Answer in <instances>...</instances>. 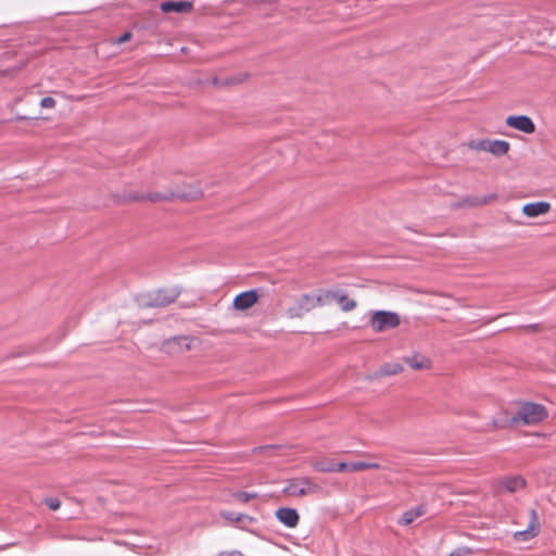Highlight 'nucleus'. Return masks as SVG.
<instances>
[{"label":"nucleus","instance_id":"obj_1","mask_svg":"<svg viewBox=\"0 0 556 556\" xmlns=\"http://www.w3.org/2000/svg\"><path fill=\"white\" fill-rule=\"evenodd\" d=\"M318 306H326V290L300 295L288 308L287 314L290 318H300Z\"/></svg>","mask_w":556,"mask_h":556},{"label":"nucleus","instance_id":"obj_2","mask_svg":"<svg viewBox=\"0 0 556 556\" xmlns=\"http://www.w3.org/2000/svg\"><path fill=\"white\" fill-rule=\"evenodd\" d=\"M547 417L545 407L541 404L525 402L522 403L516 415L513 416V420L517 425H535L541 422Z\"/></svg>","mask_w":556,"mask_h":556},{"label":"nucleus","instance_id":"obj_3","mask_svg":"<svg viewBox=\"0 0 556 556\" xmlns=\"http://www.w3.org/2000/svg\"><path fill=\"white\" fill-rule=\"evenodd\" d=\"M321 488L308 477L293 478L287 481L282 493L293 497H304L317 494Z\"/></svg>","mask_w":556,"mask_h":556},{"label":"nucleus","instance_id":"obj_4","mask_svg":"<svg viewBox=\"0 0 556 556\" xmlns=\"http://www.w3.org/2000/svg\"><path fill=\"white\" fill-rule=\"evenodd\" d=\"M179 292L176 289H163L142 294L138 298V304L141 307H165L173 303Z\"/></svg>","mask_w":556,"mask_h":556},{"label":"nucleus","instance_id":"obj_5","mask_svg":"<svg viewBox=\"0 0 556 556\" xmlns=\"http://www.w3.org/2000/svg\"><path fill=\"white\" fill-rule=\"evenodd\" d=\"M369 325L376 332H382L396 328L400 325V317L393 312L376 311L371 315Z\"/></svg>","mask_w":556,"mask_h":556},{"label":"nucleus","instance_id":"obj_6","mask_svg":"<svg viewBox=\"0 0 556 556\" xmlns=\"http://www.w3.org/2000/svg\"><path fill=\"white\" fill-rule=\"evenodd\" d=\"M201 194H202V191L197 187V188H193L189 192H178V191L177 192H168V193L150 192V193H144V194H140V195H135L131 199L159 202V201L170 200L174 198L193 200V199H197L198 197H200Z\"/></svg>","mask_w":556,"mask_h":556},{"label":"nucleus","instance_id":"obj_7","mask_svg":"<svg viewBox=\"0 0 556 556\" xmlns=\"http://www.w3.org/2000/svg\"><path fill=\"white\" fill-rule=\"evenodd\" d=\"M332 301H336L343 312H351L356 307V302L341 289L326 290V305Z\"/></svg>","mask_w":556,"mask_h":556},{"label":"nucleus","instance_id":"obj_8","mask_svg":"<svg viewBox=\"0 0 556 556\" xmlns=\"http://www.w3.org/2000/svg\"><path fill=\"white\" fill-rule=\"evenodd\" d=\"M506 125L528 135L535 131L534 123L529 116L526 115L508 116L506 118Z\"/></svg>","mask_w":556,"mask_h":556},{"label":"nucleus","instance_id":"obj_9","mask_svg":"<svg viewBox=\"0 0 556 556\" xmlns=\"http://www.w3.org/2000/svg\"><path fill=\"white\" fill-rule=\"evenodd\" d=\"M191 339L188 337H174L163 343V351L169 354L181 353L191 349Z\"/></svg>","mask_w":556,"mask_h":556},{"label":"nucleus","instance_id":"obj_10","mask_svg":"<svg viewBox=\"0 0 556 556\" xmlns=\"http://www.w3.org/2000/svg\"><path fill=\"white\" fill-rule=\"evenodd\" d=\"M258 300L256 290H249L239 293L233 299V307L238 311H245L252 307Z\"/></svg>","mask_w":556,"mask_h":556},{"label":"nucleus","instance_id":"obj_11","mask_svg":"<svg viewBox=\"0 0 556 556\" xmlns=\"http://www.w3.org/2000/svg\"><path fill=\"white\" fill-rule=\"evenodd\" d=\"M276 518L288 528H295L299 523L300 516L296 509L289 507H280L275 513Z\"/></svg>","mask_w":556,"mask_h":556},{"label":"nucleus","instance_id":"obj_12","mask_svg":"<svg viewBox=\"0 0 556 556\" xmlns=\"http://www.w3.org/2000/svg\"><path fill=\"white\" fill-rule=\"evenodd\" d=\"M403 359L414 370L430 369L432 367L431 359L418 352L405 356Z\"/></svg>","mask_w":556,"mask_h":556},{"label":"nucleus","instance_id":"obj_13","mask_svg":"<svg viewBox=\"0 0 556 556\" xmlns=\"http://www.w3.org/2000/svg\"><path fill=\"white\" fill-rule=\"evenodd\" d=\"M498 484L509 493H515L526 486V480L521 476H506L498 480Z\"/></svg>","mask_w":556,"mask_h":556},{"label":"nucleus","instance_id":"obj_14","mask_svg":"<svg viewBox=\"0 0 556 556\" xmlns=\"http://www.w3.org/2000/svg\"><path fill=\"white\" fill-rule=\"evenodd\" d=\"M404 370V367L400 363H386L374 374L369 375L368 378L379 379L381 377L394 376Z\"/></svg>","mask_w":556,"mask_h":556},{"label":"nucleus","instance_id":"obj_15","mask_svg":"<svg viewBox=\"0 0 556 556\" xmlns=\"http://www.w3.org/2000/svg\"><path fill=\"white\" fill-rule=\"evenodd\" d=\"M549 203L547 202H535L523 205L522 212L528 217H538L546 214L549 211Z\"/></svg>","mask_w":556,"mask_h":556},{"label":"nucleus","instance_id":"obj_16","mask_svg":"<svg viewBox=\"0 0 556 556\" xmlns=\"http://www.w3.org/2000/svg\"><path fill=\"white\" fill-rule=\"evenodd\" d=\"M160 8L164 13H184L189 12L192 9V4L189 1H166L162 2Z\"/></svg>","mask_w":556,"mask_h":556},{"label":"nucleus","instance_id":"obj_17","mask_svg":"<svg viewBox=\"0 0 556 556\" xmlns=\"http://www.w3.org/2000/svg\"><path fill=\"white\" fill-rule=\"evenodd\" d=\"M425 513H426V507L424 505H419L417 507H414V508L405 511L402 515L399 522L403 526H408V525L413 523L417 518L424 516Z\"/></svg>","mask_w":556,"mask_h":556},{"label":"nucleus","instance_id":"obj_18","mask_svg":"<svg viewBox=\"0 0 556 556\" xmlns=\"http://www.w3.org/2000/svg\"><path fill=\"white\" fill-rule=\"evenodd\" d=\"M492 426L494 429H506L518 425L513 420V416L510 417L506 412H501L493 418Z\"/></svg>","mask_w":556,"mask_h":556},{"label":"nucleus","instance_id":"obj_19","mask_svg":"<svg viewBox=\"0 0 556 556\" xmlns=\"http://www.w3.org/2000/svg\"><path fill=\"white\" fill-rule=\"evenodd\" d=\"M220 515L224 519L236 523L247 525L252 523L254 521V518H252L251 516L245 514H238L235 511H222Z\"/></svg>","mask_w":556,"mask_h":556},{"label":"nucleus","instance_id":"obj_20","mask_svg":"<svg viewBox=\"0 0 556 556\" xmlns=\"http://www.w3.org/2000/svg\"><path fill=\"white\" fill-rule=\"evenodd\" d=\"M509 150V143L505 140H490L489 151L495 156L504 155Z\"/></svg>","mask_w":556,"mask_h":556},{"label":"nucleus","instance_id":"obj_21","mask_svg":"<svg viewBox=\"0 0 556 556\" xmlns=\"http://www.w3.org/2000/svg\"><path fill=\"white\" fill-rule=\"evenodd\" d=\"M314 470L318 472H333L334 462L331 459H319L312 463Z\"/></svg>","mask_w":556,"mask_h":556},{"label":"nucleus","instance_id":"obj_22","mask_svg":"<svg viewBox=\"0 0 556 556\" xmlns=\"http://www.w3.org/2000/svg\"><path fill=\"white\" fill-rule=\"evenodd\" d=\"M381 466L378 463L368 462H353L351 463V471H359L366 469H380Z\"/></svg>","mask_w":556,"mask_h":556},{"label":"nucleus","instance_id":"obj_23","mask_svg":"<svg viewBox=\"0 0 556 556\" xmlns=\"http://www.w3.org/2000/svg\"><path fill=\"white\" fill-rule=\"evenodd\" d=\"M532 519L530 522L529 528L526 531L518 532V535L523 536L525 539H528L529 536L534 535V528L538 527V517L535 510H531Z\"/></svg>","mask_w":556,"mask_h":556},{"label":"nucleus","instance_id":"obj_24","mask_svg":"<svg viewBox=\"0 0 556 556\" xmlns=\"http://www.w3.org/2000/svg\"><path fill=\"white\" fill-rule=\"evenodd\" d=\"M489 143H490V140L488 139H483V140H471L468 142V147L471 149V150H477V151H485L488 152L489 151Z\"/></svg>","mask_w":556,"mask_h":556},{"label":"nucleus","instance_id":"obj_25","mask_svg":"<svg viewBox=\"0 0 556 556\" xmlns=\"http://www.w3.org/2000/svg\"><path fill=\"white\" fill-rule=\"evenodd\" d=\"M257 496L256 493H249L244 491H239L233 494V497L240 502L248 503L249 501L255 498Z\"/></svg>","mask_w":556,"mask_h":556},{"label":"nucleus","instance_id":"obj_26","mask_svg":"<svg viewBox=\"0 0 556 556\" xmlns=\"http://www.w3.org/2000/svg\"><path fill=\"white\" fill-rule=\"evenodd\" d=\"M45 503L47 504V506L52 509V510H56L60 508L61 506V502L59 498L56 497H48L45 500Z\"/></svg>","mask_w":556,"mask_h":556},{"label":"nucleus","instance_id":"obj_27","mask_svg":"<svg viewBox=\"0 0 556 556\" xmlns=\"http://www.w3.org/2000/svg\"><path fill=\"white\" fill-rule=\"evenodd\" d=\"M40 105L46 109H51L55 105V100L51 97H45L41 99Z\"/></svg>","mask_w":556,"mask_h":556},{"label":"nucleus","instance_id":"obj_28","mask_svg":"<svg viewBox=\"0 0 556 556\" xmlns=\"http://www.w3.org/2000/svg\"><path fill=\"white\" fill-rule=\"evenodd\" d=\"M345 470H350L351 471V463H339V464L334 463L333 471L342 472V471H345Z\"/></svg>","mask_w":556,"mask_h":556},{"label":"nucleus","instance_id":"obj_29","mask_svg":"<svg viewBox=\"0 0 556 556\" xmlns=\"http://www.w3.org/2000/svg\"><path fill=\"white\" fill-rule=\"evenodd\" d=\"M471 553L469 548H459L450 554V556H467Z\"/></svg>","mask_w":556,"mask_h":556},{"label":"nucleus","instance_id":"obj_30","mask_svg":"<svg viewBox=\"0 0 556 556\" xmlns=\"http://www.w3.org/2000/svg\"><path fill=\"white\" fill-rule=\"evenodd\" d=\"M218 556H242V554L238 551H233L230 553H220Z\"/></svg>","mask_w":556,"mask_h":556},{"label":"nucleus","instance_id":"obj_31","mask_svg":"<svg viewBox=\"0 0 556 556\" xmlns=\"http://www.w3.org/2000/svg\"><path fill=\"white\" fill-rule=\"evenodd\" d=\"M129 38H130V33H125L124 35H122V36L119 37V40H118V41H119V42H125V41L129 40Z\"/></svg>","mask_w":556,"mask_h":556},{"label":"nucleus","instance_id":"obj_32","mask_svg":"<svg viewBox=\"0 0 556 556\" xmlns=\"http://www.w3.org/2000/svg\"><path fill=\"white\" fill-rule=\"evenodd\" d=\"M482 203H485V200L475 199V200L469 202L470 205H477V204H482Z\"/></svg>","mask_w":556,"mask_h":556},{"label":"nucleus","instance_id":"obj_33","mask_svg":"<svg viewBox=\"0 0 556 556\" xmlns=\"http://www.w3.org/2000/svg\"><path fill=\"white\" fill-rule=\"evenodd\" d=\"M267 448H271V446H260V447L255 448V451L261 452V451H264Z\"/></svg>","mask_w":556,"mask_h":556}]
</instances>
